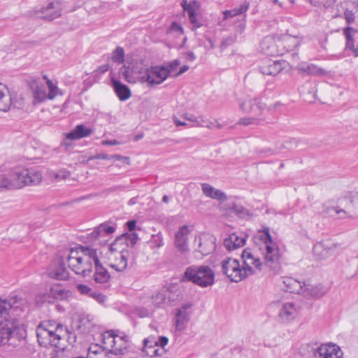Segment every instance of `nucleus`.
<instances>
[{
    "mask_svg": "<svg viewBox=\"0 0 358 358\" xmlns=\"http://www.w3.org/2000/svg\"><path fill=\"white\" fill-rule=\"evenodd\" d=\"M241 257L243 262L242 268L239 262L236 259L227 257L222 261V272L232 282H241L248 275L262 270V262L258 257L254 255L250 248L243 251Z\"/></svg>",
    "mask_w": 358,
    "mask_h": 358,
    "instance_id": "1",
    "label": "nucleus"
},
{
    "mask_svg": "<svg viewBox=\"0 0 358 358\" xmlns=\"http://www.w3.org/2000/svg\"><path fill=\"white\" fill-rule=\"evenodd\" d=\"M36 332L38 344L41 346L55 347L62 351L65 350L66 347L62 341L68 329L61 323L55 320H43L37 325Z\"/></svg>",
    "mask_w": 358,
    "mask_h": 358,
    "instance_id": "2",
    "label": "nucleus"
},
{
    "mask_svg": "<svg viewBox=\"0 0 358 358\" xmlns=\"http://www.w3.org/2000/svg\"><path fill=\"white\" fill-rule=\"evenodd\" d=\"M26 336V330L17 318L5 317L0 322V346L9 344L12 340L21 341Z\"/></svg>",
    "mask_w": 358,
    "mask_h": 358,
    "instance_id": "3",
    "label": "nucleus"
},
{
    "mask_svg": "<svg viewBox=\"0 0 358 358\" xmlns=\"http://www.w3.org/2000/svg\"><path fill=\"white\" fill-rule=\"evenodd\" d=\"M9 178L11 187L20 189L27 185H37L42 180V174L34 169H26L22 166L13 168Z\"/></svg>",
    "mask_w": 358,
    "mask_h": 358,
    "instance_id": "4",
    "label": "nucleus"
},
{
    "mask_svg": "<svg viewBox=\"0 0 358 358\" xmlns=\"http://www.w3.org/2000/svg\"><path fill=\"white\" fill-rule=\"evenodd\" d=\"M182 279L201 287H206L214 284L215 274L208 266L193 265L186 268Z\"/></svg>",
    "mask_w": 358,
    "mask_h": 358,
    "instance_id": "5",
    "label": "nucleus"
},
{
    "mask_svg": "<svg viewBox=\"0 0 358 358\" xmlns=\"http://www.w3.org/2000/svg\"><path fill=\"white\" fill-rule=\"evenodd\" d=\"M107 336H104L103 340L105 344H110L112 353L117 355H123L129 347V338L125 334L119 335L114 330H110L106 332Z\"/></svg>",
    "mask_w": 358,
    "mask_h": 358,
    "instance_id": "6",
    "label": "nucleus"
},
{
    "mask_svg": "<svg viewBox=\"0 0 358 358\" xmlns=\"http://www.w3.org/2000/svg\"><path fill=\"white\" fill-rule=\"evenodd\" d=\"M170 70L164 66H152L147 69L144 75L141 77L142 83H147L148 85L153 86L163 83L169 76Z\"/></svg>",
    "mask_w": 358,
    "mask_h": 358,
    "instance_id": "7",
    "label": "nucleus"
},
{
    "mask_svg": "<svg viewBox=\"0 0 358 358\" xmlns=\"http://www.w3.org/2000/svg\"><path fill=\"white\" fill-rule=\"evenodd\" d=\"M266 238L269 244L265 246L264 252L265 264L270 268L275 270L280 265V252L278 244L273 240L271 234L266 231Z\"/></svg>",
    "mask_w": 358,
    "mask_h": 358,
    "instance_id": "8",
    "label": "nucleus"
},
{
    "mask_svg": "<svg viewBox=\"0 0 358 358\" xmlns=\"http://www.w3.org/2000/svg\"><path fill=\"white\" fill-rule=\"evenodd\" d=\"M138 236L136 233H124L117 236L110 245L109 249L111 252H121L127 250L128 247L133 248L137 243Z\"/></svg>",
    "mask_w": 358,
    "mask_h": 358,
    "instance_id": "9",
    "label": "nucleus"
},
{
    "mask_svg": "<svg viewBox=\"0 0 358 358\" xmlns=\"http://www.w3.org/2000/svg\"><path fill=\"white\" fill-rule=\"evenodd\" d=\"M62 15V7L59 2H50L46 6H43L34 10V16L46 21H52Z\"/></svg>",
    "mask_w": 358,
    "mask_h": 358,
    "instance_id": "10",
    "label": "nucleus"
},
{
    "mask_svg": "<svg viewBox=\"0 0 358 358\" xmlns=\"http://www.w3.org/2000/svg\"><path fill=\"white\" fill-rule=\"evenodd\" d=\"M49 92L47 94L46 87L43 85H37L34 90V104L41 103L48 99H53L56 95L58 88L53 85L51 80H47Z\"/></svg>",
    "mask_w": 358,
    "mask_h": 358,
    "instance_id": "11",
    "label": "nucleus"
},
{
    "mask_svg": "<svg viewBox=\"0 0 358 358\" xmlns=\"http://www.w3.org/2000/svg\"><path fill=\"white\" fill-rule=\"evenodd\" d=\"M315 357L318 358H342L341 348L334 344H324L314 350Z\"/></svg>",
    "mask_w": 358,
    "mask_h": 358,
    "instance_id": "12",
    "label": "nucleus"
},
{
    "mask_svg": "<svg viewBox=\"0 0 358 358\" xmlns=\"http://www.w3.org/2000/svg\"><path fill=\"white\" fill-rule=\"evenodd\" d=\"M48 275L50 278L58 280H66L69 279V273L65 267V262L63 258L55 260L50 268Z\"/></svg>",
    "mask_w": 358,
    "mask_h": 358,
    "instance_id": "13",
    "label": "nucleus"
},
{
    "mask_svg": "<svg viewBox=\"0 0 358 358\" xmlns=\"http://www.w3.org/2000/svg\"><path fill=\"white\" fill-rule=\"evenodd\" d=\"M287 64V62L285 60H268L259 67V69L262 74L275 76L286 69Z\"/></svg>",
    "mask_w": 358,
    "mask_h": 358,
    "instance_id": "14",
    "label": "nucleus"
},
{
    "mask_svg": "<svg viewBox=\"0 0 358 358\" xmlns=\"http://www.w3.org/2000/svg\"><path fill=\"white\" fill-rule=\"evenodd\" d=\"M240 109L245 113L259 115L266 108V104L261 99L255 98L239 103Z\"/></svg>",
    "mask_w": 358,
    "mask_h": 358,
    "instance_id": "15",
    "label": "nucleus"
},
{
    "mask_svg": "<svg viewBox=\"0 0 358 358\" xmlns=\"http://www.w3.org/2000/svg\"><path fill=\"white\" fill-rule=\"evenodd\" d=\"M297 315V309L294 303H283L278 312V319L282 323H289Z\"/></svg>",
    "mask_w": 358,
    "mask_h": 358,
    "instance_id": "16",
    "label": "nucleus"
},
{
    "mask_svg": "<svg viewBox=\"0 0 358 358\" xmlns=\"http://www.w3.org/2000/svg\"><path fill=\"white\" fill-rule=\"evenodd\" d=\"M142 354L145 356L162 357L166 354V350L159 349L157 346V343L154 337L147 338L143 340V347Z\"/></svg>",
    "mask_w": 358,
    "mask_h": 358,
    "instance_id": "17",
    "label": "nucleus"
},
{
    "mask_svg": "<svg viewBox=\"0 0 358 358\" xmlns=\"http://www.w3.org/2000/svg\"><path fill=\"white\" fill-rule=\"evenodd\" d=\"M115 231V227L110 226L108 222L100 224L88 234V238L91 242H96L106 235H110Z\"/></svg>",
    "mask_w": 358,
    "mask_h": 358,
    "instance_id": "18",
    "label": "nucleus"
},
{
    "mask_svg": "<svg viewBox=\"0 0 358 358\" xmlns=\"http://www.w3.org/2000/svg\"><path fill=\"white\" fill-rule=\"evenodd\" d=\"M215 250V238L210 235H202L199 238L197 251L206 256Z\"/></svg>",
    "mask_w": 358,
    "mask_h": 358,
    "instance_id": "19",
    "label": "nucleus"
},
{
    "mask_svg": "<svg viewBox=\"0 0 358 358\" xmlns=\"http://www.w3.org/2000/svg\"><path fill=\"white\" fill-rule=\"evenodd\" d=\"M221 205L222 206V209L234 213L239 218L245 219L252 216V213L250 210L236 202L231 201L226 203H222Z\"/></svg>",
    "mask_w": 358,
    "mask_h": 358,
    "instance_id": "20",
    "label": "nucleus"
},
{
    "mask_svg": "<svg viewBox=\"0 0 358 358\" xmlns=\"http://www.w3.org/2000/svg\"><path fill=\"white\" fill-rule=\"evenodd\" d=\"M189 233L188 228L186 225L179 229L175 235L174 244L176 248L180 252H185L188 250L187 235Z\"/></svg>",
    "mask_w": 358,
    "mask_h": 358,
    "instance_id": "21",
    "label": "nucleus"
},
{
    "mask_svg": "<svg viewBox=\"0 0 358 358\" xmlns=\"http://www.w3.org/2000/svg\"><path fill=\"white\" fill-rule=\"evenodd\" d=\"M299 73L302 75L320 76L327 74V71L313 64L300 63L297 66Z\"/></svg>",
    "mask_w": 358,
    "mask_h": 358,
    "instance_id": "22",
    "label": "nucleus"
},
{
    "mask_svg": "<svg viewBox=\"0 0 358 358\" xmlns=\"http://www.w3.org/2000/svg\"><path fill=\"white\" fill-rule=\"evenodd\" d=\"M246 236H238L237 234L233 233L228 236L224 241V245L229 251L236 250L242 247L245 244Z\"/></svg>",
    "mask_w": 358,
    "mask_h": 358,
    "instance_id": "23",
    "label": "nucleus"
},
{
    "mask_svg": "<svg viewBox=\"0 0 358 358\" xmlns=\"http://www.w3.org/2000/svg\"><path fill=\"white\" fill-rule=\"evenodd\" d=\"M201 189L205 196L221 202L225 201L229 199L225 192L214 188L208 183L201 184Z\"/></svg>",
    "mask_w": 358,
    "mask_h": 358,
    "instance_id": "24",
    "label": "nucleus"
},
{
    "mask_svg": "<svg viewBox=\"0 0 358 358\" xmlns=\"http://www.w3.org/2000/svg\"><path fill=\"white\" fill-rule=\"evenodd\" d=\"M282 283L285 286V291L290 293L301 294L304 292V282L298 281L291 277H285L282 278Z\"/></svg>",
    "mask_w": 358,
    "mask_h": 358,
    "instance_id": "25",
    "label": "nucleus"
},
{
    "mask_svg": "<svg viewBox=\"0 0 358 358\" xmlns=\"http://www.w3.org/2000/svg\"><path fill=\"white\" fill-rule=\"evenodd\" d=\"M111 82L113 90L120 101H124L131 97V92L127 85L122 83L119 80L114 79L113 78H111Z\"/></svg>",
    "mask_w": 358,
    "mask_h": 358,
    "instance_id": "26",
    "label": "nucleus"
},
{
    "mask_svg": "<svg viewBox=\"0 0 358 358\" xmlns=\"http://www.w3.org/2000/svg\"><path fill=\"white\" fill-rule=\"evenodd\" d=\"M92 134V129L85 127L84 124H78L75 129L66 134V137L69 140H78L90 136Z\"/></svg>",
    "mask_w": 358,
    "mask_h": 358,
    "instance_id": "27",
    "label": "nucleus"
},
{
    "mask_svg": "<svg viewBox=\"0 0 358 358\" xmlns=\"http://www.w3.org/2000/svg\"><path fill=\"white\" fill-rule=\"evenodd\" d=\"M12 106V94L7 87L0 83V110L6 112Z\"/></svg>",
    "mask_w": 358,
    "mask_h": 358,
    "instance_id": "28",
    "label": "nucleus"
},
{
    "mask_svg": "<svg viewBox=\"0 0 358 358\" xmlns=\"http://www.w3.org/2000/svg\"><path fill=\"white\" fill-rule=\"evenodd\" d=\"M355 29L352 27H348L343 29V34L346 38L345 48V50L346 52L350 51L352 52V55L355 57H358V47H355L353 37L350 34L351 31H354Z\"/></svg>",
    "mask_w": 358,
    "mask_h": 358,
    "instance_id": "29",
    "label": "nucleus"
},
{
    "mask_svg": "<svg viewBox=\"0 0 358 358\" xmlns=\"http://www.w3.org/2000/svg\"><path fill=\"white\" fill-rule=\"evenodd\" d=\"M83 259V257L78 256L77 250H71L67 257L69 267L76 274L81 266Z\"/></svg>",
    "mask_w": 358,
    "mask_h": 358,
    "instance_id": "30",
    "label": "nucleus"
},
{
    "mask_svg": "<svg viewBox=\"0 0 358 358\" xmlns=\"http://www.w3.org/2000/svg\"><path fill=\"white\" fill-rule=\"evenodd\" d=\"M94 268V280L100 284L108 282L110 276L107 269L100 262L95 264Z\"/></svg>",
    "mask_w": 358,
    "mask_h": 358,
    "instance_id": "31",
    "label": "nucleus"
},
{
    "mask_svg": "<svg viewBox=\"0 0 358 358\" xmlns=\"http://www.w3.org/2000/svg\"><path fill=\"white\" fill-rule=\"evenodd\" d=\"M184 311V310H177L176 314L175 326L176 330L179 331H183L187 328L189 320V314Z\"/></svg>",
    "mask_w": 358,
    "mask_h": 358,
    "instance_id": "32",
    "label": "nucleus"
},
{
    "mask_svg": "<svg viewBox=\"0 0 358 358\" xmlns=\"http://www.w3.org/2000/svg\"><path fill=\"white\" fill-rule=\"evenodd\" d=\"M304 285V292L303 295L314 298H320L324 295L326 293L325 287L322 285H318L315 287H310L309 285L303 283Z\"/></svg>",
    "mask_w": 358,
    "mask_h": 358,
    "instance_id": "33",
    "label": "nucleus"
},
{
    "mask_svg": "<svg viewBox=\"0 0 358 358\" xmlns=\"http://www.w3.org/2000/svg\"><path fill=\"white\" fill-rule=\"evenodd\" d=\"M250 6V3L248 1H245L243 4L240 5L238 8H235L231 10H227L223 12V19L227 20L230 17H234L238 15L245 13L247 12Z\"/></svg>",
    "mask_w": 358,
    "mask_h": 358,
    "instance_id": "34",
    "label": "nucleus"
},
{
    "mask_svg": "<svg viewBox=\"0 0 358 358\" xmlns=\"http://www.w3.org/2000/svg\"><path fill=\"white\" fill-rule=\"evenodd\" d=\"M78 323L77 329L81 331H85L90 329L92 326L93 317L89 314L80 313L78 315Z\"/></svg>",
    "mask_w": 358,
    "mask_h": 358,
    "instance_id": "35",
    "label": "nucleus"
},
{
    "mask_svg": "<svg viewBox=\"0 0 358 358\" xmlns=\"http://www.w3.org/2000/svg\"><path fill=\"white\" fill-rule=\"evenodd\" d=\"M48 295L55 299H64L68 296V291L63 289L60 285L55 284L50 287Z\"/></svg>",
    "mask_w": 358,
    "mask_h": 358,
    "instance_id": "36",
    "label": "nucleus"
},
{
    "mask_svg": "<svg viewBox=\"0 0 358 358\" xmlns=\"http://www.w3.org/2000/svg\"><path fill=\"white\" fill-rule=\"evenodd\" d=\"M120 253V261L117 264H111V267L117 271H124L127 266V259L129 257V251L127 250H122Z\"/></svg>",
    "mask_w": 358,
    "mask_h": 358,
    "instance_id": "37",
    "label": "nucleus"
},
{
    "mask_svg": "<svg viewBox=\"0 0 358 358\" xmlns=\"http://www.w3.org/2000/svg\"><path fill=\"white\" fill-rule=\"evenodd\" d=\"M92 265L93 263L92 261H90V259H83L81 266L77 275H80L83 277L90 275V274L92 272Z\"/></svg>",
    "mask_w": 358,
    "mask_h": 358,
    "instance_id": "38",
    "label": "nucleus"
},
{
    "mask_svg": "<svg viewBox=\"0 0 358 358\" xmlns=\"http://www.w3.org/2000/svg\"><path fill=\"white\" fill-rule=\"evenodd\" d=\"M83 251L85 252V256L83 257L84 259H90L94 265L100 262L96 249L86 247L83 248Z\"/></svg>",
    "mask_w": 358,
    "mask_h": 358,
    "instance_id": "39",
    "label": "nucleus"
},
{
    "mask_svg": "<svg viewBox=\"0 0 358 358\" xmlns=\"http://www.w3.org/2000/svg\"><path fill=\"white\" fill-rule=\"evenodd\" d=\"M282 43L285 47L287 48V51H292L299 45V41L296 37L285 36L282 38Z\"/></svg>",
    "mask_w": 358,
    "mask_h": 358,
    "instance_id": "40",
    "label": "nucleus"
},
{
    "mask_svg": "<svg viewBox=\"0 0 358 358\" xmlns=\"http://www.w3.org/2000/svg\"><path fill=\"white\" fill-rule=\"evenodd\" d=\"M343 213L346 215V211L343 209H339L338 207L328 206L326 203L322 204V213L325 215L334 216L336 214Z\"/></svg>",
    "mask_w": 358,
    "mask_h": 358,
    "instance_id": "41",
    "label": "nucleus"
},
{
    "mask_svg": "<svg viewBox=\"0 0 358 358\" xmlns=\"http://www.w3.org/2000/svg\"><path fill=\"white\" fill-rule=\"evenodd\" d=\"M112 60L115 63L122 64L124 61V50L123 48L117 46L113 52Z\"/></svg>",
    "mask_w": 358,
    "mask_h": 358,
    "instance_id": "42",
    "label": "nucleus"
},
{
    "mask_svg": "<svg viewBox=\"0 0 358 358\" xmlns=\"http://www.w3.org/2000/svg\"><path fill=\"white\" fill-rule=\"evenodd\" d=\"M13 306L10 302L8 301L6 299H0V317H3L5 315H8V317H10L9 315V311L12 309Z\"/></svg>",
    "mask_w": 358,
    "mask_h": 358,
    "instance_id": "43",
    "label": "nucleus"
},
{
    "mask_svg": "<svg viewBox=\"0 0 358 358\" xmlns=\"http://www.w3.org/2000/svg\"><path fill=\"white\" fill-rule=\"evenodd\" d=\"M188 17H189V22L194 26V28H192V30L199 28L203 25V22H201V20L198 18V16H197V14L196 13L195 10L189 11Z\"/></svg>",
    "mask_w": 358,
    "mask_h": 358,
    "instance_id": "44",
    "label": "nucleus"
},
{
    "mask_svg": "<svg viewBox=\"0 0 358 358\" xmlns=\"http://www.w3.org/2000/svg\"><path fill=\"white\" fill-rule=\"evenodd\" d=\"M150 243L152 245L156 248H161L163 246L164 239L162 233L159 232L157 234L152 235Z\"/></svg>",
    "mask_w": 358,
    "mask_h": 358,
    "instance_id": "45",
    "label": "nucleus"
},
{
    "mask_svg": "<svg viewBox=\"0 0 358 358\" xmlns=\"http://www.w3.org/2000/svg\"><path fill=\"white\" fill-rule=\"evenodd\" d=\"M313 250L315 255H319L322 258H325L329 253V250L324 248V244L322 243L315 245Z\"/></svg>",
    "mask_w": 358,
    "mask_h": 358,
    "instance_id": "46",
    "label": "nucleus"
},
{
    "mask_svg": "<svg viewBox=\"0 0 358 358\" xmlns=\"http://www.w3.org/2000/svg\"><path fill=\"white\" fill-rule=\"evenodd\" d=\"M261 122H262V120L255 117H243L238 120V124L243 126H249L251 124L257 125L259 124Z\"/></svg>",
    "mask_w": 358,
    "mask_h": 358,
    "instance_id": "47",
    "label": "nucleus"
},
{
    "mask_svg": "<svg viewBox=\"0 0 358 358\" xmlns=\"http://www.w3.org/2000/svg\"><path fill=\"white\" fill-rule=\"evenodd\" d=\"M10 189H13L11 187L10 178H7L4 174H0V192Z\"/></svg>",
    "mask_w": 358,
    "mask_h": 358,
    "instance_id": "48",
    "label": "nucleus"
},
{
    "mask_svg": "<svg viewBox=\"0 0 358 358\" xmlns=\"http://www.w3.org/2000/svg\"><path fill=\"white\" fill-rule=\"evenodd\" d=\"M77 290L83 295L90 297L92 294V290L89 286L83 284H78L76 286Z\"/></svg>",
    "mask_w": 358,
    "mask_h": 358,
    "instance_id": "49",
    "label": "nucleus"
},
{
    "mask_svg": "<svg viewBox=\"0 0 358 358\" xmlns=\"http://www.w3.org/2000/svg\"><path fill=\"white\" fill-rule=\"evenodd\" d=\"M236 41V36L231 35L224 38L221 43L220 48L222 50L227 48L228 46L231 45Z\"/></svg>",
    "mask_w": 358,
    "mask_h": 358,
    "instance_id": "50",
    "label": "nucleus"
},
{
    "mask_svg": "<svg viewBox=\"0 0 358 358\" xmlns=\"http://www.w3.org/2000/svg\"><path fill=\"white\" fill-rule=\"evenodd\" d=\"M165 299L166 297L164 294L162 292H158L157 294H156V295L152 296L153 303L155 306L157 307H159L161 304H162L164 302Z\"/></svg>",
    "mask_w": 358,
    "mask_h": 358,
    "instance_id": "51",
    "label": "nucleus"
},
{
    "mask_svg": "<svg viewBox=\"0 0 358 358\" xmlns=\"http://www.w3.org/2000/svg\"><path fill=\"white\" fill-rule=\"evenodd\" d=\"M90 298L94 299L96 301L101 304H103L107 299L106 295L96 291L92 292V294L90 296Z\"/></svg>",
    "mask_w": 358,
    "mask_h": 358,
    "instance_id": "52",
    "label": "nucleus"
},
{
    "mask_svg": "<svg viewBox=\"0 0 358 358\" xmlns=\"http://www.w3.org/2000/svg\"><path fill=\"white\" fill-rule=\"evenodd\" d=\"M266 231L270 234L269 227H265V226L263 227L262 229H259L258 231L259 239L263 241V243H264L265 246L270 243L269 241L266 238Z\"/></svg>",
    "mask_w": 358,
    "mask_h": 358,
    "instance_id": "53",
    "label": "nucleus"
},
{
    "mask_svg": "<svg viewBox=\"0 0 358 358\" xmlns=\"http://www.w3.org/2000/svg\"><path fill=\"white\" fill-rule=\"evenodd\" d=\"M173 31L179 32L180 34H183V28L182 27L176 22H173L169 28L167 32L171 33Z\"/></svg>",
    "mask_w": 358,
    "mask_h": 358,
    "instance_id": "54",
    "label": "nucleus"
},
{
    "mask_svg": "<svg viewBox=\"0 0 358 358\" xmlns=\"http://www.w3.org/2000/svg\"><path fill=\"white\" fill-rule=\"evenodd\" d=\"M155 342L158 348L164 350V347L168 344L169 338L166 336H161L157 340H155Z\"/></svg>",
    "mask_w": 358,
    "mask_h": 358,
    "instance_id": "55",
    "label": "nucleus"
},
{
    "mask_svg": "<svg viewBox=\"0 0 358 358\" xmlns=\"http://www.w3.org/2000/svg\"><path fill=\"white\" fill-rule=\"evenodd\" d=\"M345 19L348 24H352L355 21V13L352 10L346 9L344 12Z\"/></svg>",
    "mask_w": 358,
    "mask_h": 358,
    "instance_id": "56",
    "label": "nucleus"
},
{
    "mask_svg": "<svg viewBox=\"0 0 358 358\" xmlns=\"http://www.w3.org/2000/svg\"><path fill=\"white\" fill-rule=\"evenodd\" d=\"M209 121L203 117V116L196 117V127H208Z\"/></svg>",
    "mask_w": 358,
    "mask_h": 358,
    "instance_id": "57",
    "label": "nucleus"
},
{
    "mask_svg": "<svg viewBox=\"0 0 358 358\" xmlns=\"http://www.w3.org/2000/svg\"><path fill=\"white\" fill-rule=\"evenodd\" d=\"M120 73L124 76V79L127 82H132L131 77L129 76V68H127L125 66L121 67L120 69Z\"/></svg>",
    "mask_w": 358,
    "mask_h": 358,
    "instance_id": "58",
    "label": "nucleus"
},
{
    "mask_svg": "<svg viewBox=\"0 0 358 358\" xmlns=\"http://www.w3.org/2000/svg\"><path fill=\"white\" fill-rule=\"evenodd\" d=\"M92 159H107V160H111V157L110 155L107 154L100 153L97 154L94 156H91L88 157L87 162L92 160Z\"/></svg>",
    "mask_w": 358,
    "mask_h": 358,
    "instance_id": "59",
    "label": "nucleus"
},
{
    "mask_svg": "<svg viewBox=\"0 0 358 358\" xmlns=\"http://www.w3.org/2000/svg\"><path fill=\"white\" fill-rule=\"evenodd\" d=\"M180 61L177 59H174L172 62H169L166 67H167L170 70V73H171L172 71L176 70L180 66Z\"/></svg>",
    "mask_w": 358,
    "mask_h": 358,
    "instance_id": "60",
    "label": "nucleus"
},
{
    "mask_svg": "<svg viewBox=\"0 0 358 358\" xmlns=\"http://www.w3.org/2000/svg\"><path fill=\"white\" fill-rule=\"evenodd\" d=\"M12 106L14 108H21L23 106V103L22 99H17L15 97L13 96V94H12Z\"/></svg>",
    "mask_w": 358,
    "mask_h": 358,
    "instance_id": "61",
    "label": "nucleus"
},
{
    "mask_svg": "<svg viewBox=\"0 0 358 358\" xmlns=\"http://www.w3.org/2000/svg\"><path fill=\"white\" fill-rule=\"evenodd\" d=\"M184 118L192 123L191 126H195L196 124V117L192 114L185 113Z\"/></svg>",
    "mask_w": 358,
    "mask_h": 358,
    "instance_id": "62",
    "label": "nucleus"
},
{
    "mask_svg": "<svg viewBox=\"0 0 358 358\" xmlns=\"http://www.w3.org/2000/svg\"><path fill=\"white\" fill-rule=\"evenodd\" d=\"M181 6L184 10L187 12V14L189 15V11L194 10V9L192 8V6L190 4L187 3V0H183L181 2Z\"/></svg>",
    "mask_w": 358,
    "mask_h": 358,
    "instance_id": "63",
    "label": "nucleus"
},
{
    "mask_svg": "<svg viewBox=\"0 0 358 358\" xmlns=\"http://www.w3.org/2000/svg\"><path fill=\"white\" fill-rule=\"evenodd\" d=\"M136 220H129L128 221L127 223H126V225L127 227V229L128 230L130 231V233H134L133 231L136 228Z\"/></svg>",
    "mask_w": 358,
    "mask_h": 358,
    "instance_id": "64",
    "label": "nucleus"
}]
</instances>
